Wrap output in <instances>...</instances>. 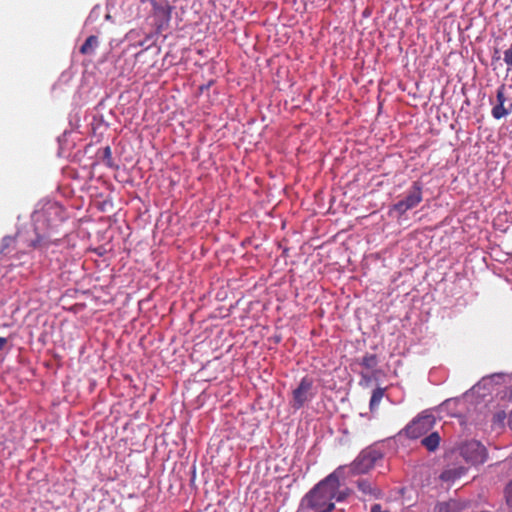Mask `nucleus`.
Returning a JSON list of instances; mask_svg holds the SVG:
<instances>
[{"label":"nucleus","mask_w":512,"mask_h":512,"mask_svg":"<svg viewBox=\"0 0 512 512\" xmlns=\"http://www.w3.org/2000/svg\"><path fill=\"white\" fill-rule=\"evenodd\" d=\"M60 212L61 208L58 205L50 204L34 213L35 238L31 240L30 247L40 251H47L52 246L60 244L61 238L55 231L57 222L62 220Z\"/></svg>","instance_id":"obj_1"},{"label":"nucleus","mask_w":512,"mask_h":512,"mask_svg":"<svg viewBox=\"0 0 512 512\" xmlns=\"http://www.w3.org/2000/svg\"><path fill=\"white\" fill-rule=\"evenodd\" d=\"M348 494V490H340L339 476L333 472L310 490L303 502L315 512H331L335 508L333 500L343 501Z\"/></svg>","instance_id":"obj_2"},{"label":"nucleus","mask_w":512,"mask_h":512,"mask_svg":"<svg viewBox=\"0 0 512 512\" xmlns=\"http://www.w3.org/2000/svg\"><path fill=\"white\" fill-rule=\"evenodd\" d=\"M316 395V388L312 378L305 376L301 379L298 386L292 391L290 405L293 409L302 408L307 402L311 401Z\"/></svg>","instance_id":"obj_3"},{"label":"nucleus","mask_w":512,"mask_h":512,"mask_svg":"<svg viewBox=\"0 0 512 512\" xmlns=\"http://www.w3.org/2000/svg\"><path fill=\"white\" fill-rule=\"evenodd\" d=\"M423 184L420 181L413 182L410 189L407 191L406 196L394 204L393 209L400 215H403L408 210L418 206L422 200Z\"/></svg>","instance_id":"obj_4"},{"label":"nucleus","mask_w":512,"mask_h":512,"mask_svg":"<svg viewBox=\"0 0 512 512\" xmlns=\"http://www.w3.org/2000/svg\"><path fill=\"white\" fill-rule=\"evenodd\" d=\"M460 454L466 462L472 465L482 464L487 458L486 448L476 440L463 443L460 447Z\"/></svg>","instance_id":"obj_5"},{"label":"nucleus","mask_w":512,"mask_h":512,"mask_svg":"<svg viewBox=\"0 0 512 512\" xmlns=\"http://www.w3.org/2000/svg\"><path fill=\"white\" fill-rule=\"evenodd\" d=\"M505 85H501L497 89L496 104L491 110L492 116L499 120L512 113V97Z\"/></svg>","instance_id":"obj_6"},{"label":"nucleus","mask_w":512,"mask_h":512,"mask_svg":"<svg viewBox=\"0 0 512 512\" xmlns=\"http://www.w3.org/2000/svg\"><path fill=\"white\" fill-rule=\"evenodd\" d=\"M380 458V455L375 450H364L355 459L352 464L353 470L356 473L364 474L367 473L371 468L374 467L376 461Z\"/></svg>","instance_id":"obj_7"},{"label":"nucleus","mask_w":512,"mask_h":512,"mask_svg":"<svg viewBox=\"0 0 512 512\" xmlns=\"http://www.w3.org/2000/svg\"><path fill=\"white\" fill-rule=\"evenodd\" d=\"M433 420L430 416L414 419L405 428V434L411 439H418L432 428Z\"/></svg>","instance_id":"obj_8"},{"label":"nucleus","mask_w":512,"mask_h":512,"mask_svg":"<svg viewBox=\"0 0 512 512\" xmlns=\"http://www.w3.org/2000/svg\"><path fill=\"white\" fill-rule=\"evenodd\" d=\"M466 505L461 501L450 499L436 505L437 512H462Z\"/></svg>","instance_id":"obj_9"},{"label":"nucleus","mask_w":512,"mask_h":512,"mask_svg":"<svg viewBox=\"0 0 512 512\" xmlns=\"http://www.w3.org/2000/svg\"><path fill=\"white\" fill-rule=\"evenodd\" d=\"M465 473L466 468L464 467L449 468L441 473L440 478L445 482H453L456 479H459L460 477L465 475Z\"/></svg>","instance_id":"obj_10"},{"label":"nucleus","mask_w":512,"mask_h":512,"mask_svg":"<svg viewBox=\"0 0 512 512\" xmlns=\"http://www.w3.org/2000/svg\"><path fill=\"white\" fill-rule=\"evenodd\" d=\"M98 45H99L98 37L95 35H91L85 40L83 45L80 47L79 51L83 55H92V54H94Z\"/></svg>","instance_id":"obj_11"},{"label":"nucleus","mask_w":512,"mask_h":512,"mask_svg":"<svg viewBox=\"0 0 512 512\" xmlns=\"http://www.w3.org/2000/svg\"><path fill=\"white\" fill-rule=\"evenodd\" d=\"M421 443L428 451H435L439 446L440 436L438 432H433L430 435L423 438Z\"/></svg>","instance_id":"obj_12"},{"label":"nucleus","mask_w":512,"mask_h":512,"mask_svg":"<svg viewBox=\"0 0 512 512\" xmlns=\"http://www.w3.org/2000/svg\"><path fill=\"white\" fill-rule=\"evenodd\" d=\"M358 489L365 495L377 496V488L368 480L362 479L357 482Z\"/></svg>","instance_id":"obj_13"},{"label":"nucleus","mask_w":512,"mask_h":512,"mask_svg":"<svg viewBox=\"0 0 512 512\" xmlns=\"http://www.w3.org/2000/svg\"><path fill=\"white\" fill-rule=\"evenodd\" d=\"M384 392H385V390L380 387L373 390V393H372V396L370 399V404H369L371 411L375 410L378 407V405L380 404V402L384 396Z\"/></svg>","instance_id":"obj_14"},{"label":"nucleus","mask_w":512,"mask_h":512,"mask_svg":"<svg viewBox=\"0 0 512 512\" xmlns=\"http://www.w3.org/2000/svg\"><path fill=\"white\" fill-rule=\"evenodd\" d=\"M378 364V359L375 354H366L361 361V365L368 370H373Z\"/></svg>","instance_id":"obj_15"},{"label":"nucleus","mask_w":512,"mask_h":512,"mask_svg":"<svg viewBox=\"0 0 512 512\" xmlns=\"http://www.w3.org/2000/svg\"><path fill=\"white\" fill-rule=\"evenodd\" d=\"M15 242V238L11 236H6L2 239L0 254L4 253L6 249H8Z\"/></svg>","instance_id":"obj_16"},{"label":"nucleus","mask_w":512,"mask_h":512,"mask_svg":"<svg viewBox=\"0 0 512 512\" xmlns=\"http://www.w3.org/2000/svg\"><path fill=\"white\" fill-rule=\"evenodd\" d=\"M504 61L508 66H512V43L509 49L504 52Z\"/></svg>","instance_id":"obj_17"},{"label":"nucleus","mask_w":512,"mask_h":512,"mask_svg":"<svg viewBox=\"0 0 512 512\" xmlns=\"http://www.w3.org/2000/svg\"><path fill=\"white\" fill-rule=\"evenodd\" d=\"M506 501L508 504L512 503V481L507 485L505 489Z\"/></svg>","instance_id":"obj_18"},{"label":"nucleus","mask_w":512,"mask_h":512,"mask_svg":"<svg viewBox=\"0 0 512 512\" xmlns=\"http://www.w3.org/2000/svg\"><path fill=\"white\" fill-rule=\"evenodd\" d=\"M104 158L108 160V165H111V148L109 146L105 147L104 149Z\"/></svg>","instance_id":"obj_19"},{"label":"nucleus","mask_w":512,"mask_h":512,"mask_svg":"<svg viewBox=\"0 0 512 512\" xmlns=\"http://www.w3.org/2000/svg\"><path fill=\"white\" fill-rule=\"evenodd\" d=\"M371 512H389V511L383 510L380 504H375L372 506Z\"/></svg>","instance_id":"obj_20"},{"label":"nucleus","mask_w":512,"mask_h":512,"mask_svg":"<svg viewBox=\"0 0 512 512\" xmlns=\"http://www.w3.org/2000/svg\"><path fill=\"white\" fill-rule=\"evenodd\" d=\"M8 340L5 337H0V351L3 350L7 344Z\"/></svg>","instance_id":"obj_21"}]
</instances>
